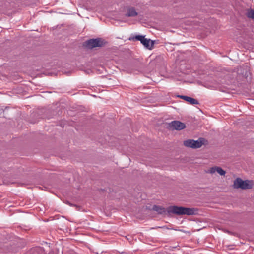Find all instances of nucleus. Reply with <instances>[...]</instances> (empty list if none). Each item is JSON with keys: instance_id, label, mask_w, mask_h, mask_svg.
Returning a JSON list of instances; mask_svg holds the SVG:
<instances>
[{"instance_id": "nucleus-2", "label": "nucleus", "mask_w": 254, "mask_h": 254, "mask_svg": "<svg viewBox=\"0 0 254 254\" xmlns=\"http://www.w3.org/2000/svg\"><path fill=\"white\" fill-rule=\"evenodd\" d=\"M253 182L249 180L243 181L241 178H238L235 180L233 186L234 188L242 189H249L253 187Z\"/></svg>"}, {"instance_id": "nucleus-6", "label": "nucleus", "mask_w": 254, "mask_h": 254, "mask_svg": "<svg viewBox=\"0 0 254 254\" xmlns=\"http://www.w3.org/2000/svg\"><path fill=\"white\" fill-rule=\"evenodd\" d=\"M169 126L171 128L176 130H181L186 127V126L184 123L178 121L171 122Z\"/></svg>"}, {"instance_id": "nucleus-12", "label": "nucleus", "mask_w": 254, "mask_h": 254, "mask_svg": "<svg viewBox=\"0 0 254 254\" xmlns=\"http://www.w3.org/2000/svg\"><path fill=\"white\" fill-rule=\"evenodd\" d=\"M247 16L249 18L254 19V10L252 9L248 10V11L247 12Z\"/></svg>"}, {"instance_id": "nucleus-10", "label": "nucleus", "mask_w": 254, "mask_h": 254, "mask_svg": "<svg viewBox=\"0 0 254 254\" xmlns=\"http://www.w3.org/2000/svg\"><path fill=\"white\" fill-rule=\"evenodd\" d=\"M137 15V13L136 12L133 8H130L128 9L126 16L128 17H134Z\"/></svg>"}, {"instance_id": "nucleus-11", "label": "nucleus", "mask_w": 254, "mask_h": 254, "mask_svg": "<svg viewBox=\"0 0 254 254\" xmlns=\"http://www.w3.org/2000/svg\"><path fill=\"white\" fill-rule=\"evenodd\" d=\"M153 209L160 214H162L166 212L165 209L164 207L157 205H154Z\"/></svg>"}, {"instance_id": "nucleus-1", "label": "nucleus", "mask_w": 254, "mask_h": 254, "mask_svg": "<svg viewBox=\"0 0 254 254\" xmlns=\"http://www.w3.org/2000/svg\"><path fill=\"white\" fill-rule=\"evenodd\" d=\"M167 212L169 213H172L178 215H193L195 213L194 208H186L176 206H171L167 208Z\"/></svg>"}, {"instance_id": "nucleus-8", "label": "nucleus", "mask_w": 254, "mask_h": 254, "mask_svg": "<svg viewBox=\"0 0 254 254\" xmlns=\"http://www.w3.org/2000/svg\"><path fill=\"white\" fill-rule=\"evenodd\" d=\"M178 97L181 99L185 100L186 101H187V102L189 103L191 105H195L198 104V101L197 100L190 97L184 95H179Z\"/></svg>"}, {"instance_id": "nucleus-5", "label": "nucleus", "mask_w": 254, "mask_h": 254, "mask_svg": "<svg viewBox=\"0 0 254 254\" xmlns=\"http://www.w3.org/2000/svg\"><path fill=\"white\" fill-rule=\"evenodd\" d=\"M103 45V41L100 38L90 39L86 42L85 46L90 49L97 47H101Z\"/></svg>"}, {"instance_id": "nucleus-3", "label": "nucleus", "mask_w": 254, "mask_h": 254, "mask_svg": "<svg viewBox=\"0 0 254 254\" xmlns=\"http://www.w3.org/2000/svg\"><path fill=\"white\" fill-rule=\"evenodd\" d=\"M132 40H136L137 41H140L141 43L147 48L149 49H151L153 46L154 42L153 41H151L150 39L145 38L144 36L142 35H137L135 37H132V38H130Z\"/></svg>"}, {"instance_id": "nucleus-7", "label": "nucleus", "mask_w": 254, "mask_h": 254, "mask_svg": "<svg viewBox=\"0 0 254 254\" xmlns=\"http://www.w3.org/2000/svg\"><path fill=\"white\" fill-rule=\"evenodd\" d=\"M206 173L214 174L216 172L221 176L225 175L226 172L220 167H213L207 170Z\"/></svg>"}, {"instance_id": "nucleus-9", "label": "nucleus", "mask_w": 254, "mask_h": 254, "mask_svg": "<svg viewBox=\"0 0 254 254\" xmlns=\"http://www.w3.org/2000/svg\"><path fill=\"white\" fill-rule=\"evenodd\" d=\"M30 253L32 254H46L44 249L40 247L31 249Z\"/></svg>"}, {"instance_id": "nucleus-4", "label": "nucleus", "mask_w": 254, "mask_h": 254, "mask_svg": "<svg viewBox=\"0 0 254 254\" xmlns=\"http://www.w3.org/2000/svg\"><path fill=\"white\" fill-rule=\"evenodd\" d=\"M203 140L202 138H199L197 140L189 139L184 141V145L186 147L192 148H198L201 147L203 144Z\"/></svg>"}]
</instances>
